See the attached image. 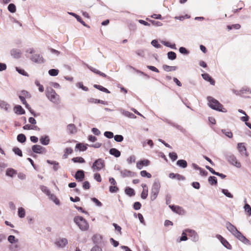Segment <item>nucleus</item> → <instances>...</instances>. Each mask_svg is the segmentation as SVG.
I'll list each match as a JSON object with an SVG mask.
<instances>
[{
    "mask_svg": "<svg viewBox=\"0 0 251 251\" xmlns=\"http://www.w3.org/2000/svg\"><path fill=\"white\" fill-rule=\"evenodd\" d=\"M207 99L208 102V104L212 109L223 112H226V110L223 108V105L217 100L212 97H208Z\"/></svg>",
    "mask_w": 251,
    "mask_h": 251,
    "instance_id": "obj_1",
    "label": "nucleus"
},
{
    "mask_svg": "<svg viewBox=\"0 0 251 251\" xmlns=\"http://www.w3.org/2000/svg\"><path fill=\"white\" fill-rule=\"evenodd\" d=\"M74 221L82 231H86L89 227L87 221L81 216L75 217Z\"/></svg>",
    "mask_w": 251,
    "mask_h": 251,
    "instance_id": "obj_2",
    "label": "nucleus"
},
{
    "mask_svg": "<svg viewBox=\"0 0 251 251\" xmlns=\"http://www.w3.org/2000/svg\"><path fill=\"white\" fill-rule=\"evenodd\" d=\"M160 187V183L158 180H156L153 182L151 192L150 198L151 201H154L156 199L158 194H159Z\"/></svg>",
    "mask_w": 251,
    "mask_h": 251,
    "instance_id": "obj_3",
    "label": "nucleus"
},
{
    "mask_svg": "<svg viewBox=\"0 0 251 251\" xmlns=\"http://www.w3.org/2000/svg\"><path fill=\"white\" fill-rule=\"evenodd\" d=\"M46 96L52 102L55 103H59V96L52 88H50L47 90Z\"/></svg>",
    "mask_w": 251,
    "mask_h": 251,
    "instance_id": "obj_4",
    "label": "nucleus"
},
{
    "mask_svg": "<svg viewBox=\"0 0 251 251\" xmlns=\"http://www.w3.org/2000/svg\"><path fill=\"white\" fill-rule=\"evenodd\" d=\"M105 166L103 160L99 158L96 160L93 163L92 168L94 171H100L103 169Z\"/></svg>",
    "mask_w": 251,
    "mask_h": 251,
    "instance_id": "obj_5",
    "label": "nucleus"
},
{
    "mask_svg": "<svg viewBox=\"0 0 251 251\" xmlns=\"http://www.w3.org/2000/svg\"><path fill=\"white\" fill-rule=\"evenodd\" d=\"M54 244L56 247L60 249H63L68 244V239L65 238H59L55 240Z\"/></svg>",
    "mask_w": 251,
    "mask_h": 251,
    "instance_id": "obj_6",
    "label": "nucleus"
},
{
    "mask_svg": "<svg viewBox=\"0 0 251 251\" xmlns=\"http://www.w3.org/2000/svg\"><path fill=\"white\" fill-rule=\"evenodd\" d=\"M185 231L189 233V236L192 238L193 242H196L199 240V236L195 230L187 229H185Z\"/></svg>",
    "mask_w": 251,
    "mask_h": 251,
    "instance_id": "obj_7",
    "label": "nucleus"
},
{
    "mask_svg": "<svg viewBox=\"0 0 251 251\" xmlns=\"http://www.w3.org/2000/svg\"><path fill=\"white\" fill-rule=\"evenodd\" d=\"M216 237L220 241L221 243L225 247L229 250L231 249V246L229 244V243L227 241V240L226 239H225L221 235L219 234H217L216 236Z\"/></svg>",
    "mask_w": 251,
    "mask_h": 251,
    "instance_id": "obj_8",
    "label": "nucleus"
},
{
    "mask_svg": "<svg viewBox=\"0 0 251 251\" xmlns=\"http://www.w3.org/2000/svg\"><path fill=\"white\" fill-rule=\"evenodd\" d=\"M238 150L242 156H248L246 151L245 144L243 143H238L237 146Z\"/></svg>",
    "mask_w": 251,
    "mask_h": 251,
    "instance_id": "obj_9",
    "label": "nucleus"
},
{
    "mask_svg": "<svg viewBox=\"0 0 251 251\" xmlns=\"http://www.w3.org/2000/svg\"><path fill=\"white\" fill-rule=\"evenodd\" d=\"M150 164V161L147 159L140 160L136 163L137 168L141 170L144 167L148 166Z\"/></svg>",
    "mask_w": 251,
    "mask_h": 251,
    "instance_id": "obj_10",
    "label": "nucleus"
},
{
    "mask_svg": "<svg viewBox=\"0 0 251 251\" xmlns=\"http://www.w3.org/2000/svg\"><path fill=\"white\" fill-rule=\"evenodd\" d=\"M226 226L227 229L233 235H234L236 232L238 230L236 228V227L231 224L230 222H226Z\"/></svg>",
    "mask_w": 251,
    "mask_h": 251,
    "instance_id": "obj_11",
    "label": "nucleus"
},
{
    "mask_svg": "<svg viewBox=\"0 0 251 251\" xmlns=\"http://www.w3.org/2000/svg\"><path fill=\"white\" fill-rule=\"evenodd\" d=\"M234 236L245 244H247L249 242V240L239 231L236 232Z\"/></svg>",
    "mask_w": 251,
    "mask_h": 251,
    "instance_id": "obj_12",
    "label": "nucleus"
},
{
    "mask_svg": "<svg viewBox=\"0 0 251 251\" xmlns=\"http://www.w3.org/2000/svg\"><path fill=\"white\" fill-rule=\"evenodd\" d=\"M228 162L237 168H240L241 165L240 162L237 159V158H228Z\"/></svg>",
    "mask_w": 251,
    "mask_h": 251,
    "instance_id": "obj_13",
    "label": "nucleus"
},
{
    "mask_svg": "<svg viewBox=\"0 0 251 251\" xmlns=\"http://www.w3.org/2000/svg\"><path fill=\"white\" fill-rule=\"evenodd\" d=\"M31 59L32 61L35 62L36 63H41L44 62V59L42 56H40L39 54H35L33 55Z\"/></svg>",
    "mask_w": 251,
    "mask_h": 251,
    "instance_id": "obj_14",
    "label": "nucleus"
},
{
    "mask_svg": "<svg viewBox=\"0 0 251 251\" xmlns=\"http://www.w3.org/2000/svg\"><path fill=\"white\" fill-rule=\"evenodd\" d=\"M201 75H202V78L204 80L209 82L210 83V84L213 85H215V82L214 80L210 76V75L208 74L205 73V74H202Z\"/></svg>",
    "mask_w": 251,
    "mask_h": 251,
    "instance_id": "obj_15",
    "label": "nucleus"
},
{
    "mask_svg": "<svg viewBox=\"0 0 251 251\" xmlns=\"http://www.w3.org/2000/svg\"><path fill=\"white\" fill-rule=\"evenodd\" d=\"M32 149L34 152L38 153H42L44 151V148L38 145L33 146Z\"/></svg>",
    "mask_w": 251,
    "mask_h": 251,
    "instance_id": "obj_16",
    "label": "nucleus"
},
{
    "mask_svg": "<svg viewBox=\"0 0 251 251\" xmlns=\"http://www.w3.org/2000/svg\"><path fill=\"white\" fill-rule=\"evenodd\" d=\"M75 178L79 181H82L84 177V174L83 171H77L75 175Z\"/></svg>",
    "mask_w": 251,
    "mask_h": 251,
    "instance_id": "obj_17",
    "label": "nucleus"
},
{
    "mask_svg": "<svg viewBox=\"0 0 251 251\" xmlns=\"http://www.w3.org/2000/svg\"><path fill=\"white\" fill-rule=\"evenodd\" d=\"M9 249L12 251H18L20 249V245L19 242H16L14 243L11 244L9 246Z\"/></svg>",
    "mask_w": 251,
    "mask_h": 251,
    "instance_id": "obj_18",
    "label": "nucleus"
},
{
    "mask_svg": "<svg viewBox=\"0 0 251 251\" xmlns=\"http://www.w3.org/2000/svg\"><path fill=\"white\" fill-rule=\"evenodd\" d=\"M87 144H84L83 143H78L75 146V149H77L79 151H83L87 149Z\"/></svg>",
    "mask_w": 251,
    "mask_h": 251,
    "instance_id": "obj_19",
    "label": "nucleus"
},
{
    "mask_svg": "<svg viewBox=\"0 0 251 251\" xmlns=\"http://www.w3.org/2000/svg\"><path fill=\"white\" fill-rule=\"evenodd\" d=\"M14 111L16 113L20 115L24 114L25 113L24 109L21 105H16L14 107Z\"/></svg>",
    "mask_w": 251,
    "mask_h": 251,
    "instance_id": "obj_20",
    "label": "nucleus"
},
{
    "mask_svg": "<svg viewBox=\"0 0 251 251\" xmlns=\"http://www.w3.org/2000/svg\"><path fill=\"white\" fill-rule=\"evenodd\" d=\"M163 70L166 72H172L176 70V66H170L167 65H163L162 66Z\"/></svg>",
    "mask_w": 251,
    "mask_h": 251,
    "instance_id": "obj_21",
    "label": "nucleus"
},
{
    "mask_svg": "<svg viewBox=\"0 0 251 251\" xmlns=\"http://www.w3.org/2000/svg\"><path fill=\"white\" fill-rule=\"evenodd\" d=\"M67 130L70 134H73L76 132V128L74 124H69L67 126Z\"/></svg>",
    "mask_w": 251,
    "mask_h": 251,
    "instance_id": "obj_22",
    "label": "nucleus"
},
{
    "mask_svg": "<svg viewBox=\"0 0 251 251\" xmlns=\"http://www.w3.org/2000/svg\"><path fill=\"white\" fill-rule=\"evenodd\" d=\"M16 174L17 171L12 168H8L6 171V175L10 177H13Z\"/></svg>",
    "mask_w": 251,
    "mask_h": 251,
    "instance_id": "obj_23",
    "label": "nucleus"
},
{
    "mask_svg": "<svg viewBox=\"0 0 251 251\" xmlns=\"http://www.w3.org/2000/svg\"><path fill=\"white\" fill-rule=\"evenodd\" d=\"M89 69L93 72H94L95 74H97L99 75H100L101 76L106 77H107V75L101 72L100 71H99L97 69L93 68L92 67H90L89 68Z\"/></svg>",
    "mask_w": 251,
    "mask_h": 251,
    "instance_id": "obj_24",
    "label": "nucleus"
},
{
    "mask_svg": "<svg viewBox=\"0 0 251 251\" xmlns=\"http://www.w3.org/2000/svg\"><path fill=\"white\" fill-rule=\"evenodd\" d=\"M109 152L110 154L114 155L115 157H119L121 155L120 151L115 148L111 149L109 151Z\"/></svg>",
    "mask_w": 251,
    "mask_h": 251,
    "instance_id": "obj_25",
    "label": "nucleus"
},
{
    "mask_svg": "<svg viewBox=\"0 0 251 251\" xmlns=\"http://www.w3.org/2000/svg\"><path fill=\"white\" fill-rule=\"evenodd\" d=\"M121 112L123 115H124V116L127 117L128 118H135L136 117V116L133 114H132V113H130L129 111H126L124 110H122Z\"/></svg>",
    "mask_w": 251,
    "mask_h": 251,
    "instance_id": "obj_26",
    "label": "nucleus"
},
{
    "mask_svg": "<svg viewBox=\"0 0 251 251\" xmlns=\"http://www.w3.org/2000/svg\"><path fill=\"white\" fill-rule=\"evenodd\" d=\"M11 54L15 58H19L20 57L21 53L19 50L13 49L11 50Z\"/></svg>",
    "mask_w": 251,
    "mask_h": 251,
    "instance_id": "obj_27",
    "label": "nucleus"
},
{
    "mask_svg": "<svg viewBox=\"0 0 251 251\" xmlns=\"http://www.w3.org/2000/svg\"><path fill=\"white\" fill-rule=\"evenodd\" d=\"M49 197V199L53 201L55 204L56 205H59L60 204V201L59 200L56 198V197L52 194L50 193V196H48Z\"/></svg>",
    "mask_w": 251,
    "mask_h": 251,
    "instance_id": "obj_28",
    "label": "nucleus"
},
{
    "mask_svg": "<svg viewBox=\"0 0 251 251\" xmlns=\"http://www.w3.org/2000/svg\"><path fill=\"white\" fill-rule=\"evenodd\" d=\"M40 142L44 145H47L49 144L50 139L48 136H42L40 139Z\"/></svg>",
    "mask_w": 251,
    "mask_h": 251,
    "instance_id": "obj_29",
    "label": "nucleus"
},
{
    "mask_svg": "<svg viewBox=\"0 0 251 251\" xmlns=\"http://www.w3.org/2000/svg\"><path fill=\"white\" fill-rule=\"evenodd\" d=\"M40 188L43 193L46 194L48 196H50V192L46 186L44 185H41L40 186Z\"/></svg>",
    "mask_w": 251,
    "mask_h": 251,
    "instance_id": "obj_30",
    "label": "nucleus"
},
{
    "mask_svg": "<svg viewBox=\"0 0 251 251\" xmlns=\"http://www.w3.org/2000/svg\"><path fill=\"white\" fill-rule=\"evenodd\" d=\"M125 193L129 196H132L135 195L134 190L130 187H126L125 189Z\"/></svg>",
    "mask_w": 251,
    "mask_h": 251,
    "instance_id": "obj_31",
    "label": "nucleus"
},
{
    "mask_svg": "<svg viewBox=\"0 0 251 251\" xmlns=\"http://www.w3.org/2000/svg\"><path fill=\"white\" fill-rule=\"evenodd\" d=\"M94 87L101 91L105 92L106 93H110V91L107 89L104 88V87H103L101 85L95 84L94 85Z\"/></svg>",
    "mask_w": 251,
    "mask_h": 251,
    "instance_id": "obj_32",
    "label": "nucleus"
},
{
    "mask_svg": "<svg viewBox=\"0 0 251 251\" xmlns=\"http://www.w3.org/2000/svg\"><path fill=\"white\" fill-rule=\"evenodd\" d=\"M18 214L20 218H24L25 217V212L24 208L20 207L18 208Z\"/></svg>",
    "mask_w": 251,
    "mask_h": 251,
    "instance_id": "obj_33",
    "label": "nucleus"
},
{
    "mask_svg": "<svg viewBox=\"0 0 251 251\" xmlns=\"http://www.w3.org/2000/svg\"><path fill=\"white\" fill-rule=\"evenodd\" d=\"M170 207L172 209V210H173L174 211L176 212V213H179V214H181V211H183L181 207H179V206H174V205H173V206L170 205Z\"/></svg>",
    "mask_w": 251,
    "mask_h": 251,
    "instance_id": "obj_34",
    "label": "nucleus"
},
{
    "mask_svg": "<svg viewBox=\"0 0 251 251\" xmlns=\"http://www.w3.org/2000/svg\"><path fill=\"white\" fill-rule=\"evenodd\" d=\"M241 25L238 24L227 25V28L228 30H231L232 29H239Z\"/></svg>",
    "mask_w": 251,
    "mask_h": 251,
    "instance_id": "obj_35",
    "label": "nucleus"
},
{
    "mask_svg": "<svg viewBox=\"0 0 251 251\" xmlns=\"http://www.w3.org/2000/svg\"><path fill=\"white\" fill-rule=\"evenodd\" d=\"M88 102L90 103H99L101 104H105L104 101L100 100H97L94 98H90L89 99H88Z\"/></svg>",
    "mask_w": 251,
    "mask_h": 251,
    "instance_id": "obj_36",
    "label": "nucleus"
},
{
    "mask_svg": "<svg viewBox=\"0 0 251 251\" xmlns=\"http://www.w3.org/2000/svg\"><path fill=\"white\" fill-rule=\"evenodd\" d=\"M176 164L178 166L183 168H186L187 167V162L184 160H179L177 161Z\"/></svg>",
    "mask_w": 251,
    "mask_h": 251,
    "instance_id": "obj_37",
    "label": "nucleus"
},
{
    "mask_svg": "<svg viewBox=\"0 0 251 251\" xmlns=\"http://www.w3.org/2000/svg\"><path fill=\"white\" fill-rule=\"evenodd\" d=\"M208 182L211 185H216L217 184V180L215 176H210L208 178Z\"/></svg>",
    "mask_w": 251,
    "mask_h": 251,
    "instance_id": "obj_38",
    "label": "nucleus"
},
{
    "mask_svg": "<svg viewBox=\"0 0 251 251\" xmlns=\"http://www.w3.org/2000/svg\"><path fill=\"white\" fill-rule=\"evenodd\" d=\"M8 242L11 244L14 243L16 242H19L18 239L16 238L14 235H10L8 237Z\"/></svg>",
    "mask_w": 251,
    "mask_h": 251,
    "instance_id": "obj_39",
    "label": "nucleus"
},
{
    "mask_svg": "<svg viewBox=\"0 0 251 251\" xmlns=\"http://www.w3.org/2000/svg\"><path fill=\"white\" fill-rule=\"evenodd\" d=\"M47 162L49 164H50L51 165H53V168L54 169V171H56L59 168V165H58V163L55 161H50L49 160H47Z\"/></svg>",
    "mask_w": 251,
    "mask_h": 251,
    "instance_id": "obj_40",
    "label": "nucleus"
},
{
    "mask_svg": "<svg viewBox=\"0 0 251 251\" xmlns=\"http://www.w3.org/2000/svg\"><path fill=\"white\" fill-rule=\"evenodd\" d=\"M187 239H188V238H187V235H186V231H185V230L184 231H183L182 232L181 236L180 238V239L177 240V242H180L181 241H186Z\"/></svg>",
    "mask_w": 251,
    "mask_h": 251,
    "instance_id": "obj_41",
    "label": "nucleus"
},
{
    "mask_svg": "<svg viewBox=\"0 0 251 251\" xmlns=\"http://www.w3.org/2000/svg\"><path fill=\"white\" fill-rule=\"evenodd\" d=\"M17 140L21 143H24L25 141V136L23 134H20L17 136Z\"/></svg>",
    "mask_w": 251,
    "mask_h": 251,
    "instance_id": "obj_42",
    "label": "nucleus"
},
{
    "mask_svg": "<svg viewBox=\"0 0 251 251\" xmlns=\"http://www.w3.org/2000/svg\"><path fill=\"white\" fill-rule=\"evenodd\" d=\"M168 57L169 59L174 60L176 57V53L173 51H169L167 53Z\"/></svg>",
    "mask_w": 251,
    "mask_h": 251,
    "instance_id": "obj_43",
    "label": "nucleus"
},
{
    "mask_svg": "<svg viewBox=\"0 0 251 251\" xmlns=\"http://www.w3.org/2000/svg\"><path fill=\"white\" fill-rule=\"evenodd\" d=\"M72 15H73L77 20V21L79 22H80L81 24H82L84 26H86V24H85V23L82 20L81 18L77 15V14H75V13H72Z\"/></svg>",
    "mask_w": 251,
    "mask_h": 251,
    "instance_id": "obj_44",
    "label": "nucleus"
},
{
    "mask_svg": "<svg viewBox=\"0 0 251 251\" xmlns=\"http://www.w3.org/2000/svg\"><path fill=\"white\" fill-rule=\"evenodd\" d=\"M148 195V189H144L141 193V197L143 199H146Z\"/></svg>",
    "mask_w": 251,
    "mask_h": 251,
    "instance_id": "obj_45",
    "label": "nucleus"
},
{
    "mask_svg": "<svg viewBox=\"0 0 251 251\" xmlns=\"http://www.w3.org/2000/svg\"><path fill=\"white\" fill-rule=\"evenodd\" d=\"M222 192L228 198H233V195L227 189H222Z\"/></svg>",
    "mask_w": 251,
    "mask_h": 251,
    "instance_id": "obj_46",
    "label": "nucleus"
},
{
    "mask_svg": "<svg viewBox=\"0 0 251 251\" xmlns=\"http://www.w3.org/2000/svg\"><path fill=\"white\" fill-rule=\"evenodd\" d=\"M8 10L11 13H14L16 11V6L13 3H10L8 6Z\"/></svg>",
    "mask_w": 251,
    "mask_h": 251,
    "instance_id": "obj_47",
    "label": "nucleus"
},
{
    "mask_svg": "<svg viewBox=\"0 0 251 251\" xmlns=\"http://www.w3.org/2000/svg\"><path fill=\"white\" fill-rule=\"evenodd\" d=\"M59 73V70L52 69L49 70V74L51 76H56Z\"/></svg>",
    "mask_w": 251,
    "mask_h": 251,
    "instance_id": "obj_48",
    "label": "nucleus"
},
{
    "mask_svg": "<svg viewBox=\"0 0 251 251\" xmlns=\"http://www.w3.org/2000/svg\"><path fill=\"white\" fill-rule=\"evenodd\" d=\"M19 98L20 99V100H21L22 103L24 105H25V107L28 108V109H29V105H28V104L27 103L26 100H25V98L24 97V96H19Z\"/></svg>",
    "mask_w": 251,
    "mask_h": 251,
    "instance_id": "obj_49",
    "label": "nucleus"
},
{
    "mask_svg": "<svg viewBox=\"0 0 251 251\" xmlns=\"http://www.w3.org/2000/svg\"><path fill=\"white\" fill-rule=\"evenodd\" d=\"M222 132L225 134L227 137L232 138L233 136L232 133L230 130H226V129H222Z\"/></svg>",
    "mask_w": 251,
    "mask_h": 251,
    "instance_id": "obj_50",
    "label": "nucleus"
},
{
    "mask_svg": "<svg viewBox=\"0 0 251 251\" xmlns=\"http://www.w3.org/2000/svg\"><path fill=\"white\" fill-rule=\"evenodd\" d=\"M140 175L142 177H147L148 178H151V174L148 173L146 171H142L140 172Z\"/></svg>",
    "mask_w": 251,
    "mask_h": 251,
    "instance_id": "obj_51",
    "label": "nucleus"
},
{
    "mask_svg": "<svg viewBox=\"0 0 251 251\" xmlns=\"http://www.w3.org/2000/svg\"><path fill=\"white\" fill-rule=\"evenodd\" d=\"M245 210L248 213L249 216L251 215V207L250 205L246 203L244 206Z\"/></svg>",
    "mask_w": 251,
    "mask_h": 251,
    "instance_id": "obj_52",
    "label": "nucleus"
},
{
    "mask_svg": "<svg viewBox=\"0 0 251 251\" xmlns=\"http://www.w3.org/2000/svg\"><path fill=\"white\" fill-rule=\"evenodd\" d=\"M91 200L93 202H94L95 204L99 207H101L102 206V203L100 202L97 198H91Z\"/></svg>",
    "mask_w": 251,
    "mask_h": 251,
    "instance_id": "obj_53",
    "label": "nucleus"
},
{
    "mask_svg": "<svg viewBox=\"0 0 251 251\" xmlns=\"http://www.w3.org/2000/svg\"><path fill=\"white\" fill-rule=\"evenodd\" d=\"M72 160L74 162H78L80 163H84L85 162L83 158H73Z\"/></svg>",
    "mask_w": 251,
    "mask_h": 251,
    "instance_id": "obj_54",
    "label": "nucleus"
},
{
    "mask_svg": "<svg viewBox=\"0 0 251 251\" xmlns=\"http://www.w3.org/2000/svg\"><path fill=\"white\" fill-rule=\"evenodd\" d=\"M35 84L38 87L39 91L41 92H43L44 90V88L42 85H41L39 82L37 80L35 82Z\"/></svg>",
    "mask_w": 251,
    "mask_h": 251,
    "instance_id": "obj_55",
    "label": "nucleus"
},
{
    "mask_svg": "<svg viewBox=\"0 0 251 251\" xmlns=\"http://www.w3.org/2000/svg\"><path fill=\"white\" fill-rule=\"evenodd\" d=\"M16 70L19 74L23 75L28 76V74L26 72H25V70L23 69H21L17 67Z\"/></svg>",
    "mask_w": 251,
    "mask_h": 251,
    "instance_id": "obj_56",
    "label": "nucleus"
},
{
    "mask_svg": "<svg viewBox=\"0 0 251 251\" xmlns=\"http://www.w3.org/2000/svg\"><path fill=\"white\" fill-rule=\"evenodd\" d=\"M151 45L156 48H160L161 46L158 43V41L156 40H153L151 42Z\"/></svg>",
    "mask_w": 251,
    "mask_h": 251,
    "instance_id": "obj_57",
    "label": "nucleus"
},
{
    "mask_svg": "<svg viewBox=\"0 0 251 251\" xmlns=\"http://www.w3.org/2000/svg\"><path fill=\"white\" fill-rule=\"evenodd\" d=\"M13 150L15 154H17L18 155L20 156L22 155V152L21 150L18 148H14Z\"/></svg>",
    "mask_w": 251,
    "mask_h": 251,
    "instance_id": "obj_58",
    "label": "nucleus"
},
{
    "mask_svg": "<svg viewBox=\"0 0 251 251\" xmlns=\"http://www.w3.org/2000/svg\"><path fill=\"white\" fill-rule=\"evenodd\" d=\"M114 139L117 142H122L124 138H123L122 135H115L114 136Z\"/></svg>",
    "mask_w": 251,
    "mask_h": 251,
    "instance_id": "obj_59",
    "label": "nucleus"
},
{
    "mask_svg": "<svg viewBox=\"0 0 251 251\" xmlns=\"http://www.w3.org/2000/svg\"><path fill=\"white\" fill-rule=\"evenodd\" d=\"M147 20H149L150 22H151V24L154 25L161 26L162 25L161 22H158V21H155L154 20H149L148 18L147 19Z\"/></svg>",
    "mask_w": 251,
    "mask_h": 251,
    "instance_id": "obj_60",
    "label": "nucleus"
},
{
    "mask_svg": "<svg viewBox=\"0 0 251 251\" xmlns=\"http://www.w3.org/2000/svg\"><path fill=\"white\" fill-rule=\"evenodd\" d=\"M77 86L79 88L82 89L84 91H88V88L87 87L84 86L82 82L78 83L77 84Z\"/></svg>",
    "mask_w": 251,
    "mask_h": 251,
    "instance_id": "obj_61",
    "label": "nucleus"
},
{
    "mask_svg": "<svg viewBox=\"0 0 251 251\" xmlns=\"http://www.w3.org/2000/svg\"><path fill=\"white\" fill-rule=\"evenodd\" d=\"M119 189L117 186H111L109 187V191L111 193H115L118 191Z\"/></svg>",
    "mask_w": 251,
    "mask_h": 251,
    "instance_id": "obj_62",
    "label": "nucleus"
},
{
    "mask_svg": "<svg viewBox=\"0 0 251 251\" xmlns=\"http://www.w3.org/2000/svg\"><path fill=\"white\" fill-rule=\"evenodd\" d=\"M179 51L181 53L184 54H187L189 53V51L184 47H180L179 49Z\"/></svg>",
    "mask_w": 251,
    "mask_h": 251,
    "instance_id": "obj_63",
    "label": "nucleus"
},
{
    "mask_svg": "<svg viewBox=\"0 0 251 251\" xmlns=\"http://www.w3.org/2000/svg\"><path fill=\"white\" fill-rule=\"evenodd\" d=\"M91 251H102V250L100 247L98 246H95L92 248Z\"/></svg>",
    "mask_w": 251,
    "mask_h": 251,
    "instance_id": "obj_64",
    "label": "nucleus"
}]
</instances>
